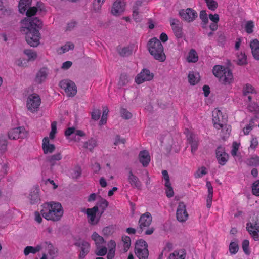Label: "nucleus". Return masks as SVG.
<instances>
[{
    "label": "nucleus",
    "instance_id": "f257e3e1",
    "mask_svg": "<svg viewBox=\"0 0 259 259\" xmlns=\"http://www.w3.org/2000/svg\"><path fill=\"white\" fill-rule=\"evenodd\" d=\"M37 12L36 7H29L26 11L27 18L23 20L24 26L21 28V32L25 35L27 43L32 47H37L40 44V33L39 30L42 28V21L38 17H33Z\"/></svg>",
    "mask_w": 259,
    "mask_h": 259
},
{
    "label": "nucleus",
    "instance_id": "f03ea898",
    "mask_svg": "<svg viewBox=\"0 0 259 259\" xmlns=\"http://www.w3.org/2000/svg\"><path fill=\"white\" fill-rule=\"evenodd\" d=\"M42 206L43 208L40 210V213L47 220L58 221L63 215V210L59 202L45 203Z\"/></svg>",
    "mask_w": 259,
    "mask_h": 259
},
{
    "label": "nucleus",
    "instance_id": "7ed1b4c3",
    "mask_svg": "<svg viewBox=\"0 0 259 259\" xmlns=\"http://www.w3.org/2000/svg\"><path fill=\"white\" fill-rule=\"evenodd\" d=\"M148 51L153 58L160 62H163L166 59L164 53L163 47L159 39L154 37L150 39L147 44Z\"/></svg>",
    "mask_w": 259,
    "mask_h": 259
},
{
    "label": "nucleus",
    "instance_id": "20e7f679",
    "mask_svg": "<svg viewBox=\"0 0 259 259\" xmlns=\"http://www.w3.org/2000/svg\"><path fill=\"white\" fill-rule=\"evenodd\" d=\"M213 73L215 76L219 78V81L224 84H230L233 79L231 71L222 65H215L213 68Z\"/></svg>",
    "mask_w": 259,
    "mask_h": 259
},
{
    "label": "nucleus",
    "instance_id": "39448f33",
    "mask_svg": "<svg viewBox=\"0 0 259 259\" xmlns=\"http://www.w3.org/2000/svg\"><path fill=\"white\" fill-rule=\"evenodd\" d=\"M135 253L139 259H147L149 256L148 244L143 240L136 241L135 247Z\"/></svg>",
    "mask_w": 259,
    "mask_h": 259
},
{
    "label": "nucleus",
    "instance_id": "423d86ee",
    "mask_svg": "<svg viewBox=\"0 0 259 259\" xmlns=\"http://www.w3.org/2000/svg\"><path fill=\"white\" fill-rule=\"evenodd\" d=\"M60 88L64 90L67 95L74 97L77 93V87L75 83L70 80L64 79L59 82Z\"/></svg>",
    "mask_w": 259,
    "mask_h": 259
},
{
    "label": "nucleus",
    "instance_id": "0eeeda50",
    "mask_svg": "<svg viewBox=\"0 0 259 259\" xmlns=\"http://www.w3.org/2000/svg\"><path fill=\"white\" fill-rule=\"evenodd\" d=\"M246 230L255 241L259 240V219H253L246 224Z\"/></svg>",
    "mask_w": 259,
    "mask_h": 259
},
{
    "label": "nucleus",
    "instance_id": "6e6552de",
    "mask_svg": "<svg viewBox=\"0 0 259 259\" xmlns=\"http://www.w3.org/2000/svg\"><path fill=\"white\" fill-rule=\"evenodd\" d=\"M41 103L39 95L34 94L29 96L27 101L28 109L31 112H35L38 109Z\"/></svg>",
    "mask_w": 259,
    "mask_h": 259
},
{
    "label": "nucleus",
    "instance_id": "1a4fd4ad",
    "mask_svg": "<svg viewBox=\"0 0 259 259\" xmlns=\"http://www.w3.org/2000/svg\"><path fill=\"white\" fill-rule=\"evenodd\" d=\"M152 218L150 213L147 212L142 214L138 222L139 227L137 228V232L139 234L142 233L145 228L148 227L151 222Z\"/></svg>",
    "mask_w": 259,
    "mask_h": 259
},
{
    "label": "nucleus",
    "instance_id": "9d476101",
    "mask_svg": "<svg viewBox=\"0 0 259 259\" xmlns=\"http://www.w3.org/2000/svg\"><path fill=\"white\" fill-rule=\"evenodd\" d=\"M212 116L214 126L216 128H223L224 127H227V125L226 124L227 119L224 117L222 112L220 110H217L216 112H213Z\"/></svg>",
    "mask_w": 259,
    "mask_h": 259
},
{
    "label": "nucleus",
    "instance_id": "9b49d317",
    "mask_svg": "<svg viewBox=\"0 0 259 259\" xmlns=\"http://www.w3.org/2000/svg\"><path fill=\"white\" fill-rule=\"evenodd\" d=\"M179 15L188 22H193L198 17L197 12L192 8H187L185 10H181L179 12Z\"/></svg>",
    "mask_w": 259,
    "mask_h": 259
},
{
    "label": "nucleus",
    "instance_id": "f8f14e48",
    "mask_svg": "<svg viewBox=\"0 0 259 259\" xmlns=\"http://www.w3.org/2000/svg\"><path fill=\"white\" fill-rule=\"evenodd\" d=\"M99 211V207L98 205L94 206L92 208H88L86 209V213L89 219V223L92 225H96L99 222L100 214L97 217V213Z\"/></svg>",
    "mask_w": 259,
    "mask_h": 259
},
{
    "label": "nucleus",
    "instance_id": "ddd939ff",
    "mask_svg": "<svg viewBox=\"0 0 259 259\" xmlns=\"http://www.w3.org/2000/svg\"><path fill=\"white\" fill-rule=\"evenodd\" d=\"M27 136V133L24 127H18L11 130L8 133L10 139L16 140L19 138L23 139Z\"/></svg>",
    "mask_w": 259,
    "mask_h": 259
},
{
    "label": "nucleus",
    "instance_id": "4468645a",
    "mask_svg": "<svg viewBox=\"0 0 259 259\" xmlns=\"http://www.w3.org/2000/svg\"><path fill=\"white\" fill-rule=\"evenodd\" d=\"M154 76L153 73H151L149 70L143 69L135 78V82L137 84H141L144 81L151 80Z\"/></svg>",
    "mask_w": 259,
    "mask_h": 259
},
{
    "label": "nucleus",
    "instance_id": "2eb2a0df",
    "mask_svg": "<svg viewBox=\"0 0 259 259\" xmlns=\"http://www.w3.org/2000/svg\"><path fill=\"white\" fill-rule=\"evenodd\" d=\"M177 219L180 222H185L188 218L186 206L183 202H180L177 210Z\"/></svg>",
    "mask_w": 259,
    "mask_h": 259
},
{
    "label": "nucleus",
    "instance_id": "dca6fc26",
    "mask_svg": "<svg viewBox=\"0 0 259 259\" xmlns=\"http://www.w3.org/2000/svg\"><path fill=\"white\" fill-rule=\"evenodd\" d=\"M170 23L175 36L178 38H181L184 36L182 26L180 24L179 20L175 18H170Z\"/></svg>",
    "mask_w": 259,
    "mask_h": 259
},
{
    "label": "nucleus",
    "instance_id": "f3484780",
    "mask_svg": "<svg viewBox=\"0 0 259 259\" xmlns=\"http://www.w3.org/2000/svg\"><path fill=\"white\" fill-rule=\"evenodd\" d=\"M125 3L123 0H116L111 8V13L114 16L120 15L125 10Z\"/></svg>",
    "mask_w": 259,
    "mask_h": 259
},
{
    "label": "nucleus",
    "instance_id": "a211bd4d",
    "mask_svg": "<svg viewBox=\"0 0 259 259\" xmlns=\"http://www.w3.org/2000/svg\"><path fill=\"white\" fill-rule=\"evenodd\" d=\"M216 157L218 163L224 165L228 160L229 155L225 152V149L220 146L216 149Z\"/></svg>",
    "mask_w": 259,
    "mask_h": 259
},
{
    "label": "nucleus",
    "instance_id": "6ab92c4d",
    "mask_svg": "<svg viewBox=\"0 0 259 259\" xmlns=\"http://www.w3.org/2000/svg\"><path fill=\"white\" fill-rule=\"evenodd\" d=\"M62 159V155L60 153H57L55 154L46 157V162L49 163L50 170L53 171L54 166L58 164V162Z\"/></svg>",
    "mask_w": 259,
    "mask_h": 259
},
{
    "label": "nucleus",
    "instance_id": "aec40b11",
    "mask_svg": "<svg viewBox=\"0 0 259 259\" xmlns=\"http://www.w3.org/2000/svg\"><path fill=\"white\" fill-rule=\"evenodd\" d=\"M42 148L45 154L52 153L55 150V145L50 143L49 138L48 137L44 138L42 140Z\"/></svg>",
    "mask_w": 259,
    "mask_h": 259
},
{
    "label": "nucleus",
    "instance_id": "412c9836",
    "mask_svg": "<svg viewBox=\"0 0 259 259\" xmlns=\"http://www.w3.org/2000/svg\"><path fill=\"white\" fill-rule=\"evenodd\" d=\"M29 198L31 204H35L40 201L38 187H34L31 189Z\"/></svg>",
    "mask_w": 259,
    "mask_h": 259
},
{
    "label": "nucleus",
    "instance_id": "4be33fe9",
    "mask_svg": "<svg viewBox=\"0 0 259 259\" xmlns=\"http://www.w3.org/2000/svg\"><path fill=\"white\" fill-rule=\"evenodd\" d=\"M138 157L140 162L142 163L143 167H145L148 166L150 161V157L147 150L141 151Z\"/></svg>",
    "mask_w": 259,
    "mask_h": 259
},
{
    "label": "nucleus",
    "instance_id": "5701e85b",
    "mask_svg": "<svg viewBox=\"0 0 259 259\" xmlns=\"http://www.w3.org/2000/svg\"><path fill=\"white\" fill-rule=\"evenodd\" d=\"M47 70V67H42L38 71L34 79L36 83L41 84L45 80L48 76Z\"/></svg>",
    "mask_w": 259,
    "mask_h": 259
},
{
    "label": "nucleus",
    "instance_id": "b1692460",
    "mask_svg": "<svg viewBox=\"0 0 259 259\" xmlns=\"http://www.w3.org/2000/svg\"><path fill=\"white\" fill-rule=\"evenodd\" d=\"M128 181L132 187L136 188L138 189H141V182L140 181L139 178L133 174L131 170L130 171L128 174Z\"/></svg>",
    "mask_w": 259,
    "mask_h": 259
},
{
    "label": "nucleus",
    "instance_id": "393cba45",
    "mask_svg": "<svg viewBox=\"0 0 259 259\" xmlns=\"http://www.w3.org/2000/svg\"><path fill=\"white\" fill-rule=\"evenodd\" d=\"M250 47L254 58L259 60V41L254 39L250 43Z\"/></svg>",
    "mask_w": 259,
    "mask_h": 259
},
{
    "label": "nucleus",
    "instance_id": "a878e982",
    "mask_svg": "<svg viewBox=\"0 0 259 259\" xmlns=\"http://www.w3.org/2000/svg\"><path fill=\"white\" fill-rule=\"evenodd\" d=\"M206 186L208 188V194L207 198V207L209 208L211 206L213 194V187L209 181H207L206 182Z\"/></svg>",
    "mask_w": 259,
    "mask_h": 259
},
{
    "label": "nucleus",
    "instance_id": "bb28decb",
    "mask_svg": "<svg viewBox=\"0 0 259 259\" xmlns=\"http://www.w3.org/2000/svg\"><path fill=\"white\" fill-rule=\"evenodd\" d=\"M133 46H127L123 48H117V51L119 55L125 57L130 56L133 52Z\"/></svg>",
    "mask_w": 259,
    "mask_h": 259
},
{
    "label": "nucleus",
    "instance_id": "cd10ccee",
    "mask_svg": "<svg viewBox=\"0 0 259 259\" xmlns=\"http://www.w3.org/2000/svg\"><path fill=\"white\" fill-rule=\"evenodd\" d=\"M23 53L25 54L28 59H26L27 61V62H33L34 61L36 58H37V53L31 49H25L24 50Z\"/></svg>",
    "mask_w": 259,
    "mask_h": 259
},
{
    "label": "nucleus",
    "instance_id": "c85d7f7f",
    "mask_svg": "<svg viewBox=\"0 0 259 259\" xmlns=\"http://www.w3.org/2000/svg\"><path fill=\"white\" fill-rule=\"evenodd\" d=\"M32 0H20L19 3V11L20 13L24 14L28 7L31 4Z\"/></svg>",
    "mask_w": 259,
    "mask_h": 259
},
{
    "label": "nucleus",
    "instance_id": "c756f323",
    "mask_svg": "<svg viewBox=\"0 0 259 259\" xmlns=\"http://www.w3.org/2000/svg\"><path fill=\"white\" fill-rule=\"evenodd\" d=\"M189 82L193 85L197 84L200 80V76L198 73L193 71L190 72L188 74Z\"/></svg>",
    "mask_w": 259,
    "mask_h": 259
},
{
    "label": "nucleus",
    "instance_id": "7c9ffc66",
    "mask_svg": "<svg viewBox=\"0 0 259 259\" xmlns=\"http://www.w3.org/2000/svg\"><path fill=\"white\" fill-rule=\"evenodd\" d=\"M92 239L95 241L96 247L101 246L106 242L103 237L99 235L97 232H94L92 235Z\"/></svg>",
    "mask_w": 259,
    "mask_h": 259
},
{
    "label": "nucleus",
    "instance_id": "2f4dec72",
    "mask_svg": "<svg viewBox=\"0 0 259 259\" xmlns=\"http://www.w3.org/2000/svg\"><path fill=\"white\" fill-rule=\"evenodd\" d=\"M90 244L89 243H85L83 246L81 247V251L79 254L78 259H83L87 254L90 252Z\"/></svg>",
    "mask_w": 259,
    "mask_h": 259
},
{
    "label": "nucleus",
    "instance_id": "473e14b6",
    "mask_svg": "<svg viewBox=\"0 0 259 259\" xmlns=\"http://www.w3.org/2000/svg\"><path fill=\"white\" fill-rule=\"evenodd\" d=\"M199 17L202 20V27L205 29L208 23V18L205 10H201L200 12Z\"/></svg>",
    "mask_w": 259,
    "mask_h": 259
},
{
    "label": "nucleus",
    "instance_id": "72a5a7b5",
    "mask_svg": "<svg viewBox=\"0 0 259 259\" xmlns=\"http://www.w3.org/2000/svg\"><path fill=\"white\" fill-rule=\"evenodd\" d=\"M247 56L245 55L244 53H240V54H238L237 55L236 60H234L237 64L239 65H244L247 63Z\"/></svg>",
    "mask_w": 259,
    "mask_h": 259
},
{
    "label": "nucleus",
    "instance_id": "f704fd0d",
    "mask_svg": "<svg viewBox=\"0 0 259 259\" xmlns=\"http://www.w3.org/2000/svg\"><path fill=\"white\" fill-rule=\"evenodd\" d=\"M129 82V76L126 73H122L120 75L118 85L120 88L126 85Z\"/></svg>",
    "mask_w": 259,
    "mask_h": 259
},
{
    "label": "nucleus",
    "instance_id": "c9c22d12",
    "mask_svg": "<svg viewBox=\"0 0 259 259\" xmlns=\"http://www.w3.org/2000/svg\"><path fill=\"white\" fill-rule=\"evenodd\" d=\"M189 62L195 63L198 60V57L196 51L194 49H191L189 53L187 58Z\"/></svg>",
    "mask_w": 259,
    "mask_h": 259
},
{
    "label": "nucleus",
    "instance_id": "e433bc0d",
    "mask_svg": "<svg viewBox=\"0 0 259 259\" xmlns=\"http://www.w3.org/2000/svg\"><path fill=\"white\" fill-rule=\"evenodd\" d=\"M7 137L4 135L0 136V153H3L7 150Z\"/></svg>",
    "mask_w": 259,
    "mask_h": 259
},
{
    "label": "nucleus",
    "instance_id": "4c0bfd02",
    "mask_svg": "<svg viewBox=\"0 0 259 259\" xmlns=\"http://www.w3.org/2000/svg\"><path fill=\"white\" fill-rule=\"evenodd\" d=\"M108 252L107 248L105 246L102 247L101 246L96 247L95 250V254L99 256H103L105 255Z\"/></svg>",
    "mask_w": 259,
    "mask_h": 259
},
{
    "label": "nucleus",
    "instance_id": "58836bf2",
    "mask_svg": "<svg viewBox=\"0 0 259 259\" xmlns=\"http://www.w3.org/2000/svg\"><path fill=\"white\" fill-rule=\"evenodd\" d=\"M249 93L256 94L257 92L251 84L247 83L243 88V95L246 96Z\"/></svg>",
    "mask_w": 259,
    "mask_h": 259
},
{
    "label": "nucleus",
    "instance_id": "ea45409f",
    "mask_svg": "<svg viewBox=\"0 0 259 259\" xmlns=\"http://www.w3.org/2000/svg\"><path fill=\"white\" fill-rule=\"evenodd\" d=\"M97 146V142L96 140L93 138H91L84 143L83 147L85 148L89 149L92 151Z\"/></svg>",
    "mask_w": 259,
    "mask_h": 259
},
{
    "label": "nucleus",
    "instance_id": "a19ab883",
    "mask_svg": "<svg viewBox=\"0 0 259 259\" xmlns=\"http://www.w3.org/2000/svg\"><path fill=\"white\" fill-rule=\"evenodd\" d=\"M108 204L109 203L106 199L101 198V200L98 203V205L101 209V211L100 212V216L104 213L106 208L108 207Z\"/></svg>",
    "mask_w": 259,
    "mask_h": 259
},
{
    "label": "nucleus",
    "instance_id": "79ce46f5",
    "mask_svg": "<svg viewBox=\"0 0 259 259\" xmlns=\"http://www.w3.org/2000/svg\"><path fill=\"white\" fill-rule=\"evenodd\" d=\"M108 112H109V110L108 109V107L107 106L104 107L102 116L101 119L99 122V124L100 125H103V124H105V123H106L107 115H108Z\"/></svg>",
    "mask_w": 259,
    "mask_h": 259
},
{
    "label": "nucleus",
    "instance_id": "37998d69",
    "mask_svg": "<svg viewBox=\"0 0 259 259\" xmlns=\"http://www.w3.org/2000/svg\"><path fill=\"white\" fill-rule=\"evenodd\" d=\"M229 250L231 254H235L239 250V246L237 243L231 242L229 246Z\"/></svg>",
    "mask_w": 259,
    "mask_h": 259
},
{
    "label": "nucleus",
    "instance_id": "c03bdc74",
    "mask_svg": "<svg viewBox=\"0 0 259 259\" xmlns=\"http://www.w3.org/2000/svg\"><path fill=\"white\" fill-rule=\"evenodd\" d=\"M188 140L191 146V152L192 153H194L197 149L198 142L192 136L188 138Z\"/></svg>",
    "mask_w": 259,
    "mask_h": 259
},
{
    "label": "nucleus",
    "instance_id": "a18cd8bd",
    "mask_svg": "<svg viewBox=\"0 0 259 259\" xmlns=\"http://www.w3.org/2000/svg\"><path fill=\"white\" fill-rule=\"evenodd\" d=\"M246 164L249 166H257L259 164V157L255 156L246 160Z\"/></svg>",
    "mask_w": 259,
    "mask_h": 259
},
{
    "label": "nucleus",
    "instance_id": "49530a36",
    "mask_svg": "<svg viewBox=\"0 0 259 259\" xmlns=\"http://www.w3.org/2000/svg\"><path fill=\"white\" fill-rule=\"evenodd\" d=\"M165 188V193L167 197L170 198L172 197L174 195V192L173 190V188L171 186V183L164 184Z\"/></svg>",
    "mask_w": 259,
    "mask_h": 259
},
{
    "label": "nucleus",
    "instance_id": "de8ad7c7",
    "mask_svg": "<svg viewBox=\"0 0 259 259\" xmlns=\"http://www.w3.org/2000/svg\"><path fill=\"white\" fill-rule=\"evenodd\" d=\"M120 114L121 117L125 119H130L132 117V114L126 109L121 108L120 109Z\"/></svg>",
    "mask_w": 259,
    "mask_h": 259
},
{
    "label": "nucleus",
    "instance_id": "09e8293b",
    "mask_svg": "<svg viewBox=\"0 0 259 259\" xmlns=\"http://www.w3.org/2000/svg\"><path fill=\"white\" fill-rule=\"evenodd\" d=\"M252 193L253 195L259 196V180L255 181L252 185Z\"/></svg>",
    "mask_w": 259,
    "mask_h": 259
},
{
    "label": "nucleus",
    "instance_id": "8fccbe9b",
    "mask_svg": "<svg viewBox=\"0 0 259 259\" xmlns=\"http://www.w3.org/2000/svg\"><path fill=\"white\" fill-rule=\"evenodd\" d=\"M209 9L214 11L218 7V3L214 0H205Z\"/></svg>",
    "mask_w": 259,
    "mask_h": 259
},
{
    "label": "nucleus",
    "instance_id": "3c124183",
    "mask_svg": "<svg viewBox=\"0 0 259 259\" xmlns=\"http://www.w3.org/2000/svg\"><path fill=\"white\" fill-rule=\"evenodd\" d=\"M49 254L51 256V259H54L58 254V250L54 248L51 243L49 244Z\"/></svg>",
    "mask_w": 259,
    "mask_h": 259
},
{
    "label": "nucleus",
    "instance_id": "603ef678",
    "mask_svg": "<svg viewBox=\"0 0 259 259\" xmlns=\"http://www.w3.org/2000/svg\"><path fill=\"white\" fill-rule=\"evenodd\" d=\"M81 169L80 166H76L73 169L71 176L73 179H77L79 178L81 175Z\"/></svg>",
    "mask_w": 259,
    "mask_h": 259
},
{
    "label": "nucleus",
    "instance_id": "864d4df0",
    "mask_svg": "<svg viewBox=\"0 0 259 259\" xmlns=\"http://www.w3.org/2000/svg\"><path fill=\"white\" fill-rule=\"evenodd\" d=\"M15 64L19 67H26L28 66L27 61L24 58H19L15 60Z\"/></svg>",
    "mask_w": 259,
    "mask_h": 259
},
{
    "label": "nucleus",
    "instance_id": "5fc2aeb1",
    "mask_svg": "<svg viewBox=\"0 0 259 259\" xmlns=\"http://www.w3.org/2000/svg\"><path fill=\"white\" fill-rule=\"evenodd\" d=\"M57 122L54 121L51 124V131L49 134V138L54 139L55 137V134L57 133Z\"/></svg>",
    "mask_w": 259,
    "mask_h": 259
},
{
    "label": "nucleus",
    "instance_id": "6e6d98bb",
    "mask_svg": "<svg viewBox=\"0 0 259 259\" xmlns=\"http://www.w3.org/2000/svg\"><path fill=\"white\" fill-rule=\"evenodd\" d=\"M101 116V111L100 109L94 108L91 113L92 119L97 121L99 119Z\"/></svg>",
    "mask_w": 259,
    "mask_h": 259
},
{
    "label": "nucleus",
    "instance_id": "4d7b16f0",
    "mask_svg": "<svg viewBox=\"0 0 259 259\" xmlns=\"http://www.w3.org/2000/svg\"><path fill=\"white\" fill-rule=\"evenodd\" d=\"M102 232L104 236H109L113 233L114 228L112 226L106 227L103 228Z\"/></svg>",
    "mask_w": 259,
    "mask_h": 259
},
{
    "label": "nucleus",
    "instance_id": "13d9d810",
    "mask_svg": "<svg viewBox=\"0 0 259 259\" xmlns=\"http://www.w3.org/2000/svg\"><path fill=\"white\" fill-rule=\"evenodd\" d=\"M249 244V242L248 240L245 239L242 241V247L244 252L247 255L250 254V251L248 249Z\"/></svg>",
    "mask_w": 259,
    "mask_h": 259
},
{
    "label": "nucleus",
    "instance_id": "bf43d9fd",
    "mask_svg": "<svg viewBox=\"0 0 259 259\" xmlns=\"http://www.w3.org/2000/svg\"><path fill=\"white\" fill-rule=\"evenodd\" d=\"M74 48V45L73 43L68 42L65 45L61 47V49L62 50V53L68 51L70 50H73Z\"/></svg>",
    "mask_w": 259,
    "mask_h": 259
},
{
    "label": "nucleus",
    "instance_id": "052dcab7",
    "mask_svg": "<svg viewBox=\"0 0 259 259\" xmlns=\"http://www.w3.org/2000/svg\"><path fill=\"white\" fill-rule=\"evenodd\" d=\"M206 174L207 172L206 171V168L204 166H202L201 169L199 168L197 170V171L195 174V176L196 178H200Z\"/></svg>",
    "mask_w": 259,
    "mask_h": 259
},
{
    "label": "nucleus",
    "instance_id": "680f3d73",
    "mask_svg": "<svg viewBox=\"0 0 259 259\" xmlns=\"http://www.w3.org/2000/svg\"><path fill=\"white\" fill-rule=\"evenodd\" d=\"M240 143H238L236 142H233L232 144V149L231 151V154L233 156L236 155L237 152L239 149Z\"/></svg>",
    "mask_w": 259,
    "mask_h": 259
},
{
    "label": "nucleus",
    "instance_id": "e2e57ef3",
    "mask_svg": "<svg viewBox=\"0 0 259 259\" xmlns=\"http://www.w3.org/2000/svg\"><path fill=\"white\" fill-rule=\"evenodd\" d=\"M254 27L252 21H248L245 25V30L247 33L250 34L253 32V28Z\"/></svg>",
    "mask_w": 259,
    "mask_h": 259
},
{
    "label": "nucleus",
    "instance_id": "0e129e2a",
    "mask_svg": "<svg viewBox=\"0 0 259 259\" xmlns=\"http://www.w3.org/2000/svg\"><path fill=\"white\" fill-rule=\"evenodd\" d=\"M32 253L33 254L36 253L34 247L32 246H27L25 248L24 250V253L25 255H28L29 253Z\"/></svg>",
    "mask_w": 259,
    "mask_h": 259
},
{
    "label": "nucleus",
    "instance_id": "69168bd1",
    "mask_svg": "<svg viewBox=\"0 0 259 259\" xmlns=\"http://www.w3.org/2000/svg\"><path fill=\"white\" fill-rule=\"evenodd\" d=\"M162 174L163 178L164 179V180L165 181L164 184H169V183H170V180H169V175H168L167 171L166 170H163L162 171Z\"/></svg>",
    "mask_w": 259,
    "mask_h": 259
},
{
    "label": "nucleus",
    "instance_id": "338daca9",
    "mask_svg": "<svg viewBox=\"0 0 259 259\" xmlns=\"http://www.w3.org/2000/svg\"><path fill=\"white\" fill-rule=\"evenodd\" d=\"M258 144V142L256 137H253L250 141V148L254 149Z\"/></svg>",
    "mask_w": 259,
    "mask_h": 259
},
{
    "label": "nucleus",
    "instance_id": "774afa93",
    "mask_svg": "<svg viewBox=\"0 0 259 259\" xmlns=\"http://www.w3.org/2000/svg\"><path fill=\"white\" fill-rule=\"evenodd\" d=\"M209 18L213 23H218L219 21V16L218 14H210L209 15Z\"/></svg>",
    "mask_w": 259,
    "mask_h": 259
}]
</instances>
